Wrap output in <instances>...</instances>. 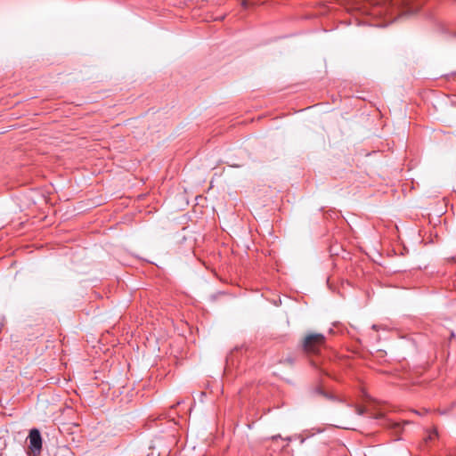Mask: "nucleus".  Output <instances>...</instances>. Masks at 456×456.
Masks as SVG:
<instances>
[{
    "label": "nucleus",
    "instance_id": "obj_6",
    "mask_svg": "<svg viewBox=\"0 0 456 456\" xmlns=\"http://www.w3.org/2000/svg\"><path fill=\"white\" fill-rule=\"evenodd\" d=\"M437 436V432L436 430H433L428 435V437L427 439L432 440L434 437Z\"/></svg>",
    "mask_w": 456,
    "mask_h": 456
},
{
    "label": "nucleus",
    "instance_id": "obj_2",
    "mask_svg": "<svg viewBox=\"0 0 456 456\" xmlns=\"http://www.w3.org/2000/svg\"><path fill=\"white\" fill-rule=\"evenodd\" d=\"M30 447L32 449L40 450L42 447V438L37 429H32L28 436Z\"/></svg>",
    "mask_w": 456,
    "mask_h": 456
},
{
    "label": "nucleus",
    "instance_id": "obj_5",
    "mask_svg": "<svg viewBox=\"0 0 456 456\" xmlns=\"http://www.w3.org/2000/svg\"><path fill=\"white\" fill-rule=\"evenodd\" d=\"M355 407V412L358 415H363L365 413V408L360 405H356Z\"/></svg>",
    "mask_w": 456,
    "mask_h": 456
},
{
    "label": "nucleus",
    "instance_id": "obj_4",
    "mask_svg": "<svg viewBox=\"0 0 456 456\" xmlns=\"http://www.w3.org/2000/svg\"><path fill=\"white\" fill-rule=\"evenodd\" d=\"M314 393L316 395H320L327 399H330V400H333L334 399V396L330 395V394H328L327 392L323 391L321 387H318L314 390Z\"/></svg>",
    "mask_w": 456,
    "mask_h": 456
},
{
    "label": "nucleus",
    "instance_id": "obj_7",
    "mask_svg": "<svg viewBox=\"0 0 456 456\" xmlns=\"http://www.w3.org/2000/svg\"><path fill=\"white\" fill-rule=\"evenodd\" d=\"M200 400L202 401V398L206 395L205 392H200Z\"/></svg>",
    "mask_w": 456,
    "mask_h": 456
},
{
    "label": "nucleus",
    "instance_id": "obj_1",
    "mask_svg": "<svg viewBox=\"0 0 456 456\" xmlns=\"http://www.w3.org/2000/svg\"><path fill=\"white\" fill-rule=\"evenodd\" d=\"M326 338L321 333H309L305 336L303 347L307 353L317 354L325 345Z\"/></svg>",
    "mask_w": 456,
    "mask_h": 456
},
{
    "label": "nucleus",
    "instance_id": "obj_3",
    "mask_svg": "<svg viewBox=\"0 0 456 456\" xmlns=\"http://www.w3.org/2000/svg\"><path fill=\"white\" fill-rule=\"evenodd\" d=\"M237 2H240L241 5L246 8L250 4H258L261 3L260 0H236Z\"/></svg>",
    "mask_w": 456,
    "mask_h": 456
},
{
    "label": "nucleus",
    "instance_id": "obj_9",
    "mask_svg": "<svg viewBox=\"0 0 456 456\" xmlns=\"http://www.w3.org/2000/svg\"><path fill=\"white\" fill-rule=\"evenodd\" d=\"M228 364V357L225 358V367L227 366Z\"/></svg>",
    "mask_w": 456,
    "mask_h": 456
},
{
    "label": "nucleus",
    "instance_id": "obj_8",
    "mask_svg": "<svg viewBox=\"0 0 456 456\" xmlns=\"http://www.w3.org/2000/svg\"><path fill=\"white\" fill-rule=\"evenodd\" d=\"M300 438V443L303 444L305 441V438L298 436Z\"/></svg>",
    "mask_w": 456,
    "mask_h": 456
}]
</instances>
